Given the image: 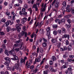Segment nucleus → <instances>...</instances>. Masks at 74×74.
<instances>
[{
	"mask_svg": "<svg viewBox=\"0 0 74 74\" xmlns=\"http://www.w3.org/2000/svg\"><path fill=\"white\" fill-rule=\"evenodd\" d=\"M21 64L18 63V64H16L15 66L13 67H7L8 70L13 71H14L15 70V69H16L17 71H19L20 72H21V68L20 67V65Z\"/></svg>",
	"mask_w": 74,
	"mask_h": 74,
	"instance_id": "f257e3e1",
	"label": "nucleus"
},
{
	"mask_svg": "<svg viewBox=\"0 0 74 74\" xmlns=\"http://www.w3.org/2000/svg\"><path fill=\"white\" fill-rule=\"evenodd\" d=\"M20 26H22V24L18 23L16 25L15 27L18 32H19L21 30V28L19 27Z\"/></svg>",
	"mask_w": 74,
	"mask_h": 74,
	"instance_id": "f03ea898",
	"label": "nucleus"
},
{
	"mask_svg": "<svg viewBox=\"0 0 74 74\" xmlns=\"http://www.w3.org/2000/svg\"><path fill=\"white\" fill-rule=\"evenodd\" d=\"M21 35L22 36H23L25 34V37H27V32L25 31H22L21 32Z\"/></svg>",
	"mask_w": 74,
	"mask_h": 74,
	"instance_id": "7ed1b4c3",
	"label": "nucleus"
},
{
	"mask_svg": "<svg viewBox=\"0 0 74 74\" xmlns=\"http://www.w3.org/2000/svg\"><path fill=\"white\" fill-rule=\"evenodd\" d=\"M27 21V18L26 17H24L21 19V23L22 24H24L25 22H26Z\"/></svg>",
	"mask_w": 74,
	"mask_h": 74,
	"instance_id": "20e7f679",
	"label": "nucleus"
},
{
	"mask_svg": "<svg viewBox=\"0 0 74 74\" xmlns=\"http://www.w3.org/2000/svg\"><path fill=\"white\" fill-rule=\"evenodd\" d=\"M62 38H67L68 40H69V39L70 38V35L69 34L67 35L66 34H65L62 36Z\"/></svg>",
	"mask_w": 74,
	"mask_h": 74,
	"instance_id": "39448f33",
	"label": "nucleus"
},
{
	"mask_svg": "<svg viewBox=\"0 0 74 74\" xmlns=\"http://www.w3.org/2000/svg\"><path fill=\"white\" fill-rule=\"evenodd\" d=\"M11 23V21H10V20L8 21L5 23V26H8L9 25V23Z\"/></svg>",
	"mask_w": 74,
	"mask_h": 74,
	"instance_id": "423d86ee",
	"label": "nucleus"
},
{
	"mask_svg": "<svg viewBox=\"0 0 74 74\" xmlns=\"http://www.w3.org/2000/svg\"><path fill=\"white\" fill-rule=\"evenodd\" d=\"M15 52V50H14V49L13 48L9 52V53L11 55L13 53V52Z\"/></svg>",
	"mask_w": 74,
	"mask_h": 74,
	"instance_id": "0eeeda50",
	"label": "nucleus"
},
{
	"mask_svg": "<svg viewBox=\"0 0 74 74\" xmlns=\"http://www.w3.org/2000/svg\"><path fill=\"white\" fill-rule=\"evenodd\" d=\"M42 23V22H40V23H39V22H38L36 25V27H37V26H38V27H39L40 28L41 27V23Z\"/></svg>",
	"mask_w": 74,
	"mask_h": 74,
	"instance_id": "6e6552de",
	"label": "nucleus"
},
{
	"mask_svg": "<svg viewBox=\"0 0 74 74\" xmlns=\"http://www.w3.org/2000/svg\"><path fill=\"white\" fill-rule=\"evenodd\" d=\"M4 59L6 60V62H8V63L10 62V58L8 57H5L4 58Z\"/></svg>",
	"mask_w": 74,
	"mask_h": 74,
	"instance_id": "1a4fd4ad",
	"label": "nucleus"
},
{
	"mask_svg": "<svg viewBox=\"0 0 74 74\" xmlns=\"http://www.w3.org/2000/svg\"><path fill=\"white\" fill-rule=\"evenodd\" d=\"M25 66L27 68H30V64H28V62H27L25 64Z\"/></svg>",
	"mask_w": 74,
	"mask_h": 74,
	"instance_id": "9d476101",
	"label": "nucleus"
},
{
	"mask_svg": "<svg viewBox=\"0 0 74 74\" xmlns=\"http://www.w3.org/2000/svg\"><path fill=\"white\" fill-rule=\"evenodd\" d=\"M40 62V59H39V58H36L35 60V62L34 63L35 64L36 62Z\"/></svg>",
	"mask_w": 74,
	"mask_h": 74,
	"instance_id": "9b49d317",
	"label": "nucleus"
},
{
	"mask_svg": "<svg viewBox=\"0 0 74 74\" xmlns=\"http://www.w3.org/2000/svg\"><path fill=\"white\" fill-rule=\"evenodd\" d=\"M51 42L52 43H53L54 44V43H56V41H57V40H56L55 39H53L51 40Z\"/></svg>",
	"mask_w": 74,
	"mask_h": 74,
	"instance_id": "f8f14e48",
	"label": "nucleus"
},
{
	"mask_svg": "<svg viewBox=\"0 0 74 74\" xmlns=\"http://www.w3.org/2000/svg\"><path fill=\"white\" fill-rule=\"evenodd\" d=\"M65 7L66 6H63L62 8V11H63V14H64V12H65V11H66V8H65Z\"/></svg>",
	"mask_w": 74,
	"mask_h": 74,
	"instance_id": "ddd939ff",
	"label": "nucleus"
},
{
	"mask_svg": "<svg viewBox=\"0 0 74 74\" xmlns=\"http://www.w3.org/2000/svg\"><path fill=\"white\" fill-rule=\"evenodd\" d=\"M67 49H68V50L69 51H71L72 49V47L71 46H69L67 47Z\"/></svg>",
	"mask_w": 74,
	"mask_h": 74,
	"instance_id": "4468645a",
	"label": "nucleus"
},
{
	"mask_svg": "<svg viewBox=\"0 0 74 74\" xmlns=\"http://www.w3.org/2000/svg\"><path fill=\"white\" fill-rule=\"evenodd\" d=\"M5 53L7 56H9V54H8V51L7 50H5Z\"/></svg>",
	"mask_w": 74,
	"mask_h": 74,
	"instance_id": "2eb2a0df",
	"label": "nucleus"
},
{
	"mask_svg": "<svg viewBox=\"0 0 74 74\" xmlns=\"http://www.w3.org/2000/svg\"><path fill=\"white\" fill-rule=\"evenodd\" d=\"M52 27L53 29H56L58 27V25H52Z\"/></svg>",
	"mask_w": 74,
	"mask_h": 74,
	"instance_id": "dca6fc26",
	"label": "nucleus"
},
{
	"mask_svg": "<svg viewBox=\"0 0 74 74\" xmlns=\"http://www.w3.org/2000/svg\"><path fill=\"white\" fill-rule=\"evenodd\" d=\"M10 30H11V28L10 27L8 26L7 27V32H9L10 31Z\"/></svg>",
	"mask_w": 74,
	"mask_h": 74,
	"instance_id": "f3484780",
	"label": "nucleus"
},
{
	"mask_svg": "<svg viewBox=\"0 0 74 74\" xmlns=\"http://www.w3.org/2000/svg\"><path fill=\"white\" fill-rule=\"evenodd\" d=\"M67 22H68V23H69V24H70L71 23V20L69 18H68L67 19Z\"/></svg>",
	"mask_w": 74,
	"mask_h": 74,
	"instance_id": "a211bd4d",
	"label": "nucleus"
},
{
	"mask_svg": "<svg viewBox=\"0 0 74 74\" xmlns=\"http://www.w3.org/2000/svg\"><path fill=\"white\" fill-rule=\"evenodd\" d=\"M66 44V45H69V41L68 40H66L65 41Z\"/></svg>",
	"mask_w": 74,
	"mask_h": 74,
	"instance_id": "6ab92c4d",
	"label": "nucleus"
},
{
	"mask_svg": "<svg viewBox=\"0 0 74 74\" xmlns=\"http://www.w3.org/2000/svg\"><path fill=\"white\" fill-rule=\"evenodd\" d=\"M66 26H67V27L68 29H69V28L71 27V24H69L68 25V24H66Z\"/></svg>",
	"mask_w": 74,
	"mask_h": 74,
	"instance_id": "aec40b11",
	"label": "nucleus"
},
{
	"mask_svg": "<svg viewBox=\"0 0 74 74\" xmlns=\"http://www.w3.org/2000/svg\"><path fill=\"white\" fill-rule=\"evenodd\" d=\"M2 47L4 49H6V46L4 44H2Z\"/></svg>",
	"mask_w": 74,
	"mask_h": 74,
	"instance_id": "412c9836",
	"label": "nucleus"
},
{
	"mask_svg": "<svg viewBox=\"0 0 74 74\" xmlns=\"http://www.w3.org/2000/svg\"><path fill=\"white\" fill-rule=\"evenodd\" d=\"M59 5L58 4H57L56 3L55 4V7L57 9V8H59Z\"/></svg>",
	"mask_w": 74,
	"mask_h": 74,
	"instance_id": "4be33fe9",
	"label": "nucleus"
},
{
	"mask_svg": "<svg viewBox=\"0 0 74 74\" xmlns=\"http://www.w3.org/2000/svg\"><path fill=\"white\" fill-rule=\"evenodd\" d=\"M10 62H5L4 63V64L6 66H7V67H8V66H9V63Z\"/></svg>",
	"mask_w": 74,
	"mask_h": 74,
	"instance_id": "5701e85b",
	"label": "nucleus"
},
{
	"mask_svg": "<svg viewBox=\"0 0 74 74\" xmlns=\"http://www.w3.org/2000/svg\"><path fill=\"white\" fill-rule=\"evenodd\" d=\"M61 21L62 23H64L66 21V19L64 18H62L61 19Z\"/></svg>",
	"mask_w": 74,
	"mask_h": 74,
	"instance_id": "b1692460",
	"label": "nucleus"
},
{
	"mask_svg": "<svg viewBox=\"0 0 74 74\" xmlns=\"http://www.w3.org/2000/svg\"><path fill=\"white\" fill-rule=\"evenodd\" d=\"M47 44L45 42H44L42 44V45L43 47H47Z\"/></svg>",
	"mask_w": 74,
	"mask_h": 74,
	"instance_id": "393cba45",
	"label": "nucleus"
},
{
	"mask_svg": "<svg viewBox=\"0 0 74 74\" xmlns=\"http://www.w3.org/2000/svg\"><path fill=\"white\" fill-rule=\"evenodd\" d=\"M33 68H34V66L33 65L31 66L30 67V69H32L31 71V72H33Z\"/></svg>",
	"mask_w": 74,
	"mask_h": 74,
	"instance_id": "a878e982",
	"label": "nucleus"
},
{
	"mask_svg": "<svg viewBox=\"0 0 74 74\" xmlns=\"http://www.w3.org/2000/svg\"><path fill=\"white\" fill-rule=\"evenodd\" d=\"M39 32L40 34H42L44 32V30H43V29H40L39 30Z\"/></svg>",
	"mask_w": 74,
	"mask_h": 74,
	"instance_id": "bb28decb",
	"label": "nucleus"
},
{
	"mask_svg": "<svg viewBox=\"0 0 74 74\" xmlns=\"http://www.w3.org/2000/svg\"><path fill=\"white\" fill-rule=\"evenodd\" d=\"M62 5H64V6L66 7V2L65 1H64L63 3V4Z\"/></svg>",
	"mask_w": 74,
	"mask_h": 74,
	"instance_id": "cd10ccee",
	"label": "nucleus"
},
{
	"mask_svg": "<svg viewBox=\"0 0 74 74\" xmlns=\"http://www.w3.org/2000/svg\"><path fill=\"white\" fill-rule=\"evenodd\" d=\"M52 59L53 61L54 62L55 61V60H56V57L55 56H53L52 57Z\"/></svg>",
	"mask_w": 74,
	"mask_h": 74,
	"instance_id": "c85d7f7f",
	"label": "nucleus"
},
{
	"mask_svg": "<svg viewBox=\"0 0 74 74\" xmlns=\"http://www.w3.org/2000/svg\"><path fill=\"white\" fill-rule=\"evenodd\" d=\"M27 10L30 12L31 14H32V9L31 8H29Z\"/></svg>",
	"mask_w": 74,
	"mask_h": 74,
	"instance_id": "c756f323",
	"label": "nucleus"
},
{
	"mask_svg": "<svg viewBox=\"0 0 74 74\" xmlns=\"http://www.w3.org/2000/svg\"><path fill=\"white\" fill-rule=\"evenodd\" d=\"M14 60H18V57L16 56H14Z\"/></svg>",
	"mask_w": 74,
	"mask_h": 74,
	"instance_id": "7c9ffc66",
	"label": "nucleus"
},
{
	"mask_svg": "<svg viewBox=\"0 0 74 74\" xmlns=\"http://www.w3.org/2000/svg\"><path fill=\"white\" fill-rule=\"evenodd\" d=\"M53 34H54V35H57V34H58V32H57L56 30L54 31L53 32Z\"/></svg>",
	"mask_w": 74,
	"mask_h": 74,
	"instance_id": "2f4dec72",
	"label": "nucleus"
},
{
	"mask_svg": "<svg viewBox=\"0 0 74 74\" xmlns=\"http://www.w3.org/2000/svg\"><path fill=\"white\" fill-rule=\"evenodd\" d=\"M24 8H25L27 9L28 8V5L25 4L24 5Z\"/></svg>",
	"mask_w": 74,
	"mask_h": 74,
	"instance_id": "473e14b6",
	"label": "nucleus"
},
{
	"mask_svg": "<svg viewBox=\"0 0 74 74\" xmlns=\"http://www.w3.org/2000/svg\"><path fill=\"white\" fill-rule=\"evenodd\" d=\"M56 0H54L53 1L52 3L51 4L52 6H53V5H54V4H55V3L56 2Z\"/></svg>",
	"mask_w": 74,
	"mask_h": 74,
	"instance_id": "72a5a7b5",
	"label": "nucleus"
},
{
	"mask_svg": "<svg viewBox=\"0 0 74 74\" xmlns=\"http://www.w3.org/2000/svg\"><path fill=\"white\" fill-rule=\"evenodd\" d=\"M16 15V14H14V15L13 16V18L12 20L13 21H14L15 19V16Z\"/></svg>",
	"mask_w": 74,
	"mask_h": 74,
	"instance_id": "f704fd0d",
	"label": "nucleus"
},
{
	"mask_svg": "<svg viewBox=\"0 0 74 74\" xmlns=\"http://www.w3.org/2000/svg\"><path fill=\"white\" fill-rule=\"evenodd\" d=\"M15 50L16 52H19V48H16Z\"/></svg>",
	"mask_w": 74,
	"mask_h": 74,
	"instance_id": "c9c22d12",
	"label": "nucleus"
},
{
	"mask_svg": "<svg viewBox=\"0 0 74 74\" xmlns=\"http://www.w3.org/2000/svg\"><path fill=\"white\" fill-rule=\"evenodd\" d=\"M5 34V33L3 32H0V35L1 36H3V35H4Z\"/></svg>",
	"mask_w": 74,
	"mask_h": 74,
	"instance_id": "e433bc0d",
	"label": "nucleus"
},
{
	"mask_svg": "<svg viewBox=\"0 0 74 74\" xmlns=\"http://www.w3.org/2000/svg\"><path fill=\"white\" fill-rule=\"evenodd\" d=\"M5 21H6V20H5V19L3 18L1 20V22H2L4 23H5Z\"/></svg>",
	"mask_w": 74,
	"mask_h": 74,
	"instance_id": "4c0bfd02",
	"label": "nucleus"
},
{
	"mask_svg": "<svg viewBox=\"0 0 74 74\" xmlns=\"http://www.w3.org/2000/svg\"><path fill=\"white\" fill-rule=\"evenodd\" d=\"M12 4H10L9 5V9H11L12 8Z\"/></svg>",
	"mask_w": 74,
	"mask_h": 74,
	"instance_id": "58836bf2",
	"label": "nucleus"
},
{
	"mask_svg": "<svg viewBox=\"0 0 74 74\" xmlns=\"http://www.w3.org/2000/svg\"><path fill=\"white\" fill-rule=\"evenodd\" d=\"M67 61L68 62H72V60L71 59L68 58L67 59Z\"/></svg>",
	"mask_w": 74,
	"mask_h": 74,
	"instance_id": "ea45409f",
	"label": "nucleus"
},
{
	"mask_svg": "<svg viewBox=\"0 0 74 74\" xmlns=\"http://www.w3.org/2000/svg\"><path fill=\"white\" fill-rule=\"evenodd\" d=\"M66 11L67 12H70L71 11V9H66Z\"/></svg>",
	"mask_w": 74,
	"mask_h": 74,
	"instance_id": "a19ab883",
	"label": "nucleus"
},
{
	"mask_svg": "<svg viewBox=\"0 0 74 74\" xmlns=\"http://www.w3.org/2000/svg\"><path fill=\"white\" fill-rule=\"evenodd\" d=\"M47 32H49L51 30V28L50 27H48L46 29Z\"/></svg>",
	"mask_w": 74,
	"mask_h": 74,
	"instance_id": "79ce46f5",
	"label": "nucleus"
},
{
	"mask_svg": "<svg viewBox=\"0 0 74 74\" xmlns=\"http://www.w3.org/2000/svg\"><path fill=\"white\" fill-rule=\"evenodd\" d=\"M51 71H52L53 72H56V71L54 70L52 68L51 69Z\"/></svg>",
	"mask_w": 74,
	"mask_h": 74,
	"instance_id": "37998d69",
	"label": "nucleus"
},
{
	"mask_svg": "<svg viewBox=\"0 0 74 74\" xmlns=\"http://www.w3.org/2000/svg\"><path fill=\"white\" fill-rule=\"evenodd\" d=\"M19 14L21 15H22L23 14V12L22 11H20L19 12Z\"/></svg>",
	"mask_w": 74,
	"mask_h": 74,
	"instance_id": "c03bdc74",
	"label": "nucleus"
},
{
	"mask_svg": "<svg viewBox=\"0 0 74 74\" xmlns=\"http://www.w3.org/2000/svg\"><path fill=\"white\" fill-rule=\"evenodd\" d=\"M59 20V19L58 18H57L55 20V22H56V23H58V22Z\"/></svg>",
	"mask_w": 74,
	"mask_h": 74,
	"instance_id": "a18cd8bd",
	"label": "nucleus"
},
{
	"mask_svg": "<svg viewBox=\"0 0 74 74\" xmlns=\"http://www.w3.org/2000/svg\"><path fill=\"white\" fill-rule=\"evenodd\" d=\"M58 32L59 34H62V31L61 30H58Z\"/></svg>",
	"mask_w": 74,
	"mask_h": 74,
	"instance_id": "49530a36",
	"label": "nucleus"
},
{
	"mask_svg": "<svg viewBox=\"0 0 74 74\" xmlns=\"http://www.w3.org/2000/svg\"><path fill=\"white\" fill-rule=\"evenodd\" d=\"M62 30L63 32H64V33H65L66 32V29H65V28H62Z\"/></svg>",
	"mask_w": 74,
	"mask_h": 74,
	"instance_id": "de8ad7c7",
	"label": "nucleus"
},
{
	"mask_svg": "<svg viewBox=\"0 0 74 74\" xmlns=\"http://www.w3.org/2000/svg\"><path fill=\"white\" fill-rule=\"evenodd\" d=\"M40 52H41V53H43L44 52V51H43V49L42 48H41Z\"/></svg>",
	"mask_w": 74,
	"mask_h": 74,
	"instance_id": "09e8293b",
	"label": "nucleus"
},
{
	"mask_svg": "<svg viewBox=\"0 0 74 74\" xmlns=\"http://www.w3.org/2000/svg\"><path fill=\"white\" fill-rule=\"evenodd\" d=\"M38 71V69H36L34 71V70H33V71H32L34 72V73H36L37 71Z\"/></svg>",
	"mask_w": 74,
	"mask_h": 74,
	"instance_id": "8fccbe9b",
	"label": "nucleus"
},
{
	"mask_svg": "<svg viewBox=\"0 0 74 74\" xmlns=\"http://www.w3.org/2000/svg\"><path fill=\"white\" fill-rule=\"evenodd\" d=\"M49 64H50V65H52V64H53V62H52V60L50 61Z\"/></svg>",
	"mask_w": 74,
	"mask_h": 74,
	"instance_id": "3c124183",
	"label": "nucleus"
},
{
	"mask_svg": "<svg viewBox=\"0 0 74 74\" xmlns=\"http://www.w3.org/2000/svg\"><path fill=\"white\" fill-rule=\"evenodd\" d=\"M25 60L24 59L23 60V59H21V63H22L23 62H25Z\"/></svg>",
	"mask_w": 74,
	"mask_h": 74,
	"instance_id": "603ef678",
	"label": "nucleus"
},
{
	"mask_svg": "<svg viewBox=\"0 0 74 74\" xmlns=\"http://www.w3.org/2000/svg\"><path fill=\"white\" fill-rule=\"evenodd\" d=\"M25 11H26V9L24 8H23L22 9V11L23 12H25Z\"/></svg>",
	"mask_w": 74,
	"mask_h": 74,
	"instance_id": "864d4df0",
	"label": "nucleus"
},
{
	"mask_svg": "<svg viewBox=\"0 0 74 74\" xmlns=\"http://www.w3.org/2000/svg\"><path fill=\"white\" fill-rule=\"evenodd\" d=\"M69 58H71V59H73L74 58V56L73 55H70L69 56Z\"/></svg>",
	"mask_w": 74,
	"mask_h": 74,
	"instance_id": "5fc2aeb1",
	"label": "nucleus"
},
{
	"mask_svg": "<svg viewBox=\"0 0 74 74\" xmlns=\"http://www.w3.org/2000/svg\"><path fill=\"white\" fill-rule=\"evenodd\" d=\"M16 43H20L21 42V40H16L15 42Z\"/></svg>",
	"mask_w": 74,
	"mask_h": 74,
	"instance_id": "6e6d98bb",
	"label": "nucleus"
},
{
	"mask_svg": "<svg viewBox=\"0 0 74 74\" xmlns=\"http://www.w3.org/2000/svg\"><path fill=\"white\" fill-rule=\"evenodd\" d=\"M56 4H57L59 5V0H57L56 2Z\"/></svg>",
	"mask_w": 74,
	"mask_h": 74,
	"instance_id": "4d7b16f0",
	"label": "nucleus"
},
{
	"mask_svg": "<svg viewBox=\"0 0 74 74\" xmlns=\"http://www.w3.org/2000/svg\"><path fill=\"white\" fill-rule=\"evenodd\" d=\"M3 51V49H0V53H2Z\"/></svg>",
	"mask_w": 74,
	"mask_h": 74,
	"instance_id": "13d9d810",
	"label": "nucleus"
},
{
	"mask_svg": "<svg viewBox=\"0 0 74 74\" xmlns=\"http://www.w3.org/2000/svg\"><path fill=\"white\" fill-rule=\"evenodd\" d=\"M62 14H61L59 15H58V18H62Z\"/></svg>",
	"mask_w": 74,
	"mask_h": 74,
	"instance_id": "bf43d9fd",
	"label": "nucleus"
},
{
	"mask_svg": "<svg viewBox=\"0 0 74 74\" xmlns=\"http://www.w3.org/2000/svg\"><path fill=\"white\" fill-rule=\"evenodd\" d=\"M68 70L69 71H72V69L71 68H68Z\"/></svg>",
	"mask_w": 74,
	"mask_h": 74,
	"instance_id": "052dcab7",
	"label": "nucleus"
},
{
	"mask_svg": "<svg viewBox=\"0 0 74 74\" xmlns=\"http://www.w3.org/2000/svg\"><path fill=\"white\" fill-rule=\"evenodd\" d=\"M5 14L6 15H9L10 14V12H7Z\"/></svg>",
	"mask_w": 74,
	"mask_h": 74,
	"instance_id": "680f3d73",
	"label": "nucleus"
},
{
	"mask_svg": "<svg viewBox=\"0 0 74 74\" xmlns=\"http://www.w3.org/2000/svg\"><path fill=\"white\" fill-rule=\"evenodd\" d=\"M42 39L40 38L39 40V42H42Z\"/></svg>",
	"mask_w": 74,
	"mask_h": 74,
	"instance_id": "e2e57ef3",
	"label": "nucleus"
},
{
	"mask_svg": "<svg viewBox=\"0 0 74 74\" xmlns=\"http://www.w3.org/2000/svg\"><path fill=\"white\" fill-rule=\"evenodd\" d=\"M32 23H33V19H32L29 23V25H32Z\"/></svg>",
	"mask_w": 74,
	"mask_h": 74,
	"instance_id": "0e129e2a",
	"label": "nucleus"
},
{
	"mask_svg": "<svg viewBox=\"0 0 74 74\" xmlns=\"http://www.w3.org/2000/svg\"><path fill=\"white\" fill-rule=\"evenodd\" d=\"M44 74H48V72L47 71H44Z\"/></svg>",
	"mask_w": 74,
	"mask_h": 74,
	"instance_id": "69168bd1",
	"label": "nucleus"
},
{
	"mask_svg": "<svg viewBox=\"0 0 74 74\" xmlns=\"http://www.w3.org/2000/svg\"><path fill=\"white\" fill-rule=\"evenodd\" d=\"M71 13L73 15H74V9H73L71 11Z\"/></svg>",
	"mask_w": 74,
	"mask_h": 74,
	"instance_id": "338daca9",
	"label": "nucleus"
},
{
	"mask_svg": "<svg viewBox=\"0 0 74 74\" xmlns=\"http://www.w3.org/2000/svg\"><path fill=\"white\" fill-rule=\"evenodd\" d=\"M18 1H19V3H22V0H18Z\"/></svg>",
	"mask_w": 74,
	"mask_h": 74,
	"instance_id": "774afa93",
	"label": "nucleus"
}]
</instances>
